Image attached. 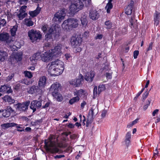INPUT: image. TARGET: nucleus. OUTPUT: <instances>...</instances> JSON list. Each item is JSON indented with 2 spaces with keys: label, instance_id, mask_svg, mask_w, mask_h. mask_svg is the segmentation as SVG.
<instances>
[{
  "label": "nucleus",
  "instance_id": "nucleus-1",
  "mask_svg": "<svg viewBox=\"0 0 160 160\" xmlns=\"http://www.w3.org/2000/svg\"><path fill=\"white\" fill-rule=\"evenodd\" d=\"M64 63L61 61L57 59L49 63L48 65V72L52 76H58L61 74L64 69Z\"/></svg>",
  "mask_w": 160,
  "mask_h": 160
},
{
  "label": "nucleus",
  "instance_id": "nucleus-2",
  "mask_svg": "<svg viewBox=\"0 0 160 160\" xmlns=\"http://www.w3.org/2000/svg\"><path fill=\"white\" fill-rule=\"evenodd\" d=\"M54 137L53 135L51 136L48 139L45 140L44 142L46 149L52 153H57L59 151L58 148L56 146V142L53 140Z\"/></svg>",
  "mask_w": 160,
  "mask_h": 160
},
{
  "label": "nucleus",
  "instance_id": "nucleus-3",
  "mask_svg": "<svg viewBox=\"0 0 160 160\" xmlns=\"http://www.w3.org/2000/svg\"><path fill=\"white\" fill-rule=\"evenodd\" d=\"M78 26L77 20L74 18H69L66 20L62 25L63 29L66 30H69L72 28H76Z\"/></svg>",
  "mask_w": 160,
  "mask_h": 160
},
{
  "label": "nucleus",
  "instance_id": "nucleus-4",
  "mask_svg": "<svg viewBox=\"0 0 160 160\" xmlns=\"http://www.w3.org/2000/svg\"><path fill=\"white\" fill-rule=\"evenodd\" d=\"M59 31H57L54 28H50L48 30V32L45 36L44 40L45 41H52V37L56 38L59 37Z\"/></svg>",
  "mask_w": 160,
  "mask_h": 160
},
{
  "label": "nucleus",
  "instance_id": "nucleus-5",
  "mask_svg": "<svg viewBox=\"0 0 160 160\" xmlns=\"http://www.w3.org/2000/svg\"><path fill=\"white\" fill-rule=\"evenodd\" d=\"M82 41V38L78 37H72L71 40L72 46L73 48H76V51L77 52H80L82 48L80 47Z\"/></svg>",
  "mask_w": 160,
  "mask_h": 160
},
{
  "label": "nucleus",
  "instance_id": "nucleus-6",
  "mask_svg": "<svg viewBox=\"0 0 160 160\" xmlns=\"http://www.w3.org/2000/svg\"><path fill=\"white\" fill-rule=\"evenodd\" d=\"M28 36L33 42H36L37 40L40 39L42 37V35L39 32L33 29L29 31Z\"/></svg>",
  "mask_w": 160,
  "mask_h": 160
},
{
  "label": "nucleus",
  "instance_id": "nucleus-7",
  "mask_svg": "<svg viewBox=\"0 0 160 160\" xmlns=\"http://www.w3.org/2000/svg\"><path fill=\"white\" fill-rule=\"evenodd\" d=\"M71 4L69 6V10L72 14H74L78 12L80 10L83 8L80 7V4L76 0H74L71 2Z\"/></svg>",
  "mask_w": 160,
  "mask_h": 160
},
{
  "label": "nucleus",
  "instance_id": "nucleus-8",
  "mask_svg": "<svg viewBox=\"0 0 160 160\" xmlns=\"http://www.w3.org/2000/svg\"><path fill=\"white\" fill-rule=\"evenodd\" d=\"M12 37L7 32L0 33V41L8 45L12 41Z\"/></svg>",
  "mask_w": 160,
  "mask_h": 160
},
{
  "label": "nucleus",
  "instance_id": "nucleus-9",
  "mask_svg": "<svg viewBox=\"0 0 160 160\" xmlns=\"http://www.w3.org/2000/svg\"><path fill=\"white\" fill-rule=\"evenodd\" d=\"M83 80V76L81 74H80L78 78L76 79H73L69 81V83L74 87H79L82 82Z\"/></svg>",
  "mask_w": 160,
  "mask_h": 160
},
{
  "label": "nucleus",
  "instance_id": "nucleus-10",
  "mask_svg": "<svg viewBox=\"0 0 160 160\" xmlns=\"http://www.w3.org/2000/svg\"><path fill=\"white\" fill-rule=\"evenodd\" d=\"M66 15L64 9L59 11L54 14L53 20L55 22L58 21L60 22L63 20Z\"/></svg>",
  "mask_w": 160,
  "mask_h": 160
},
{
  "label": "nucleus",
  "instance_id": "nucleus-11",
  "mask_svg": "<svg viewBox=\"0 0 160 160\" xmlns=\"http://www.w3.org/2000/svg\"><path fill=\"white\" fill-rule=\"evenodd\" d=\"M61 45H58L56 46L54 49L49 50L52 57H57L61 55L62 54L61 51Z\"/></svg>",
  "mask_w": 160,
  "mask_h": 160
},
{
  "label": "nucleus",
  "instance_id": "nucleus-12",
  "mask_svg": "<svg viewBox=\"0 0 160 160\" xmlns=\"http://www.w3.org/2000/svg\"><path fill=\"white\" fill-rule=\"evenodd\" d=\"M30 103L29 101H27L22 103H18L16 105L17 109L21 111H25L28 110Z\"/></svg>",
  "mask_w": 160,
  "mask_h": 160
},
{
  "label": "nucleus",
  "instance_id": "nucleus-13",
  "mask_svg": "<svg viewBox=\"0 0 160 160\" xmlns=\"http://www.w3.org/2000/svg\"><path fill=\"white\" fill-rule=\"evenodd\" d=\"M42 92L41 88L37 86L33 85L30 87L28 91V93L32 94H41Z\"/></svg>",
  "mask_w": 160,
  "mask_h": 160
},
{
  "label": "nucleus",
  "instance_id": "nucleus-14",
  "mask_svg": "<svg viewBox=\"0 0 160 160\" xmlns=\"http://www.w3.org/2000/svg\"><path fill=\"white\" fill-rule=\"evenodd\" d=\"M42 101L38 100H33L31 103L30 108L33 110V112L36 111L37 109L39 108L42 105Z\"/></svg>",
  "mask_w": 160,
  "mask_h": 160
},
{
  "label": "nucleus",
  "instance_id": "nucleus-15",
  "mask_svg": "<svg viewBox=\"0 0 160 160\" xmlns=\"http://www.w3.org/2000/svg\"><path fill=\"white\" fill-rule=\"evenodd\" d=\"M53 58L49 51L41 54V59L44 62H48Z\"/></svg>",
  "mask_w": 160,
  "mask_h": 160
},
{
  "label": "nucleus",
  "instance_id": "nucleus-16",
  "mask_svg": "<svg viewBox=\"0 0 160 160\" xmlns=\"http://www.w3.org/2000/svg\"><path fill=\"white\" fill-rule=\"evenodd\" d=\"M90 18L92 20H96L99 17V13L95 10H90L89 13Z\"/></svg>",
  "mask_w": 160,
  "mask_h": 160
},
{
  "label": "nucleus",
  "instance_id": "nucleus-17",
  "mask_svg": "<svg viewBox=\"0 0 160 160\" xmlns=\"http://www.w3.org/2000/svg\"><path fill=\"white\" fill-rule=\"evenodd\" d=\"M95 75V72L90 71L87 72L85 76V79L86 80L89 82H92Z\"/></svg>",
  "mask_w": 160,
  "mask_h": 160
},
{
  "label": "nucleus",
  "instance_id": "nucleus-18",
  "mask_svg": "<svg viewBox=\"0 0 160 160\" xmlns=\"http://www.w3.org/2000/svg\"><path fill=\"white\" fill-rule=\"evenodd\" d=\"M0 92L9 94L12 93V90L10 87L7 85H4L1 86L0 88Z\"/></svg>",
  "mask_w": 160,
  "mask_h": 160
},
{
  "label": "nucleus",
  "instance_id": "nucleus-19",
  "mask_svg": "<svg viewBox=\"0 0 160 160\" xmlns=\"http://www.w3.org/2000/svg\"><path fill=\"white\" fill-rule=\"evenodd\" d=\"M61 88V85L58 82H56L51 86L50 89L52 92H57Z\"/></svg>",
  "mask_w": 160,
  "mask_h": 160
},
{
  "label": "nucleus",
  "instance_id": "nucleus-20",
  "mask_svg": "<svg viewBox=\"0 0 160 160\" xmlns=\"http://www.w3.org/2000/svg\"><path fill=\"white\" fill-rule=\"evenodd\" d=\"M135 15L134 14L132 17H131L129 20V22L130 23V26L131 28H132L136 29L138 27V24L137 22V20L134 19Z\"/></svg>",
  "mask_w": 160,
  "mask_h": 160
},
{
  "label": "nucleus",
  "instance_id": "nucleus-21",
  "mask_svg": "<svg viewBox=\"0 0 160 160\" xmlns=\"http://www.w3.org/2000/svg\"><path fill=\"white\" fill-rule=\"evenodd\" d=\"M2 111L3 117L7 118L10 116L11 112L13 111V110L11 107L8 106L6 109L2 110Z\"/></svg>",
  "mask_w": 160,
  "mask_h": 160
},
{
  "label": "nucleus",
  "instance_id": "nucleus-22",
  "mask_svg": "<svg viewBox=\"0 0 160 160\" xmlns=\"http://www.w3.org/2000/svg\"><path fill=\"white\" fill-rule=\"evenodd\" d=\"M46 78L45 76H43L39 78L38 82V85L40 88H44L46 84Z\"/></svg>",
  "mask_w": 160,
  "mask_h": 160
},
{
  "label": "nucleus",
  "instance_id": "nucleus-23",
  "mask_svg": "<svg viewBox=\"0 0 160 160\" xmlns=\"http://www.w3.org/2000/svg\"><path fill=\"white\" fill-rule=\"evenodd\" d=\"M81 21L82 25L83 27H85L87 25L88 21L87 19V15L85 13L83 12L82 14Z\"/></svg>",
  "mask_w": 160,
  "mask_h": 160
},
{
  "label": "nucleus",
  "instance_id": "nucleus-24",
  "mask_svg": "<svg viewBox=\"0 0 160 160\" xmlns=\"http://www.w3.org/2000/svg\"><path fill=\"white\" fill-rule=\"evenodd\" d=\"M160 13L157 11H156L154 15V24L156 26H158L159 23Z\"/></svg>",
  "mask_w": 160,
  "mask_h": 160
},
{
  "label": "nucleus",
  "instance_id": "nucleus-25",
  "mask_svg": "<svg viewBox=\"0 0 160 160\" xmlns=\"http://www.w3.org/2000/svg\"><path fill=\"white\" fill-rule=\"evenodd\" d=\"M41 8L39 7H37L36 10L33 11H29L28 14L32 18L36 17L40 12Z\"/></svg>",
  "mask_w": 160,
  "mask_h": 160
},
{
  "label": "nucleus",
  "instance_id": "nucleus-26",
  "mask_svg": "<svg viewBox=\"0 0 160 160\" xmlns=\"http://www.w3.org/2000/svg\"><path fill=\"white\" fill-rule=\"evenodd\" d=\"M80 4V7L83 8L84 5L88 6L91 4V0H77Z\"/></svg>",
  "mask_w": 160,
  "mask_h": 160
},
{
  "label": "nucleus",
  "instance_id": "nucleus-27",
  "mask_svg": "<svg viewBox=\"0 0 160 160\" xmlns=\"http://www.w3.org/2000/svg\"><path fill=\"white\" fill-rule=\"evenodd\" d=\"M41 55L39 52H37L33 55L30 58V61H35V60H38L40 59H41Z\"/></svg>",
  "mask_w": 160,
  "mask_h": 160
},
{
  "label": "nucleus",
  "instance_id": "nucleus-28",
  "mask_svg": "<svg viewBox=\"0 0 160 160\" xmlns=\"http://www.w3.org/2000/svg\"><path fill=\"white\" fill-rule=\"evenodd\" d=\"M3 99L6 102H8L10 104L15 102V100L8 95H5L3 97Z\"/></svg>",
  "mask_w": 160,
  "mask_h": 160
},
{
  "label": "nucleus",
  "instance_id": "nucleus-29",
  "mask_svg": "<svg viewBox=\"0 0 160 160\" xmlns=\"http://www.w3.org/2000/svg\"><path fill=\"white\" fill-rule=\"evenodd\" d=\"M8 56L7 53L3 50L0 51V61H3Z\"/></svg>",
  "mask_w": 160,
  "mask_h": 160
},
{
  "label": "nucleus",
  "instance_id": "nucleus-30",
  "mask_svg": "<svg viewBox=\"0 0 160 160\" xmlns=\"http://www.w3.org/2000/svg\"><path fill=\"white\" fill-rule=\"evenodd\" d=\"M52 95L58 101H61L62 100L61 95L58 92H52Z\"/></svg>",
  "mask_w": 160,
  "mask_h": 160
},
{
  "label": "nucleus",
  "instance_id": "nucleus-31",
  "mask_svg": "<svg viewBox=\"0 0 160 160\" xmlns=\"http://www.w3.org/2000/svg\"><path fill=\"white\" fill-rule=\"evenodd\" d=\"M85 91L82 89H80L77 91L76 92H74V95L75 96L77 95V96L81 97L82 95L86 96V93H85Z\"/></svg>",
  "mask_w": 160,
  "mask_h": 160
},
{
  "label": "nucleus",
  "instance_id": "nucleus-32",
  "mask_svg": "<svg viewBox=\"0 0 160 160\" xmlns=\"http://www.w3.org/2000/svg\"><path fill=\"white\" fill-rule=\"evenodd\" d=\"M16 124L14 123H7L2 124L1 126L3 128L6 129L10 127L15 126Z\"/></svg>",
  "mask_w": 160,
  "mask_h": 160
},
{
  "label": "nucleus",
  "instance_id": "nucleus-33",
  "mask_svg": "<svg viewBox=\"0 0 160 160\" xmlns=\"http://www.w3.org/2000/svg\"><path fill=\"white\" fill-rule=\"evenodd\" d=\"M131 137V133L130 132H128L125 136L126 144L127 146H128L130 143Z\"/></svg>",
  "mask_w": 160,
  "mask_h": 160
},
{
  "label": "nucleus",
  "instance_id": "nucleus-34",
  "mask_svg": "<svg viewBox=\"0 0 160 160\" xmlns=\"http://www.w3.org/2000/svg\"><path fill=\"white\" fill-rule=\"evenodd\" d=\"M25 21L26 25L28 26H32L33 24V22L32 21V19L30 18L25 19Z\"/></svg>",
  "mask_w": 160,
  "mask_h": 160
},
{
  "label": "nucleus",
  "instance_id": "nucleus-35",
  "mask_svg": "<svg viewBox=\"0 0 160 160\" xmlns=\"http://www.w3.org/2000/svg\"><path fill=\"white\" fill-rule=\"evenodd\" d=\"M98 112V109L96 108H92L89 111V114H91L92 117L93 118L97 114Z\"/></svg>",
  "mask_w": 160,
  "mask_h": 160
},
{
  "label": "nucleus",
  "instance_id": "nucleus-36",
  "mask_svg": "<svg viewBox=\"0 0 160 160\" xmlns=\"http://www.w3.org/2000/svg\"><path fill=\"white\" fill-rule=\"evenodd\" d=\"M80 99L79 97L76 96L71 99L69 101V103L70 104H72L74 103L78 102Z\"/></svg>",
  "mask_w": 160,
  "mask_h": 160
},
{
  "label": "nucleus",
  "instance_id": "nucleus-37",
  "mask_svg": "<svg viewBox=\"0 0 160 160\" xmlns=\"http://www.w3.org/2000/svg\"><path fill=\"white\" fill-rule=\"evenodd\" d=\"M112 7L111 2H108L105 7V8L107 9V12L108 13L110 12V10L112 8Z\"/></svg>",
  "mask_w": 160,
  "mask_h": 160
},
{
  "label": "nucleus",
  "instance_id": "nucleus-38",
  "mask_svg": "<svg viewBox=\"0 0 160 160\" xmlns=\"http://www.w3.org/2000/svg\"><path fill=\"white\" fill-rule=\"evenodd\" d=\"M133 9L128 6L125 9V13L128 15H130L132 13H133L134 11H133Z\"/></svg>",
  "mask_w": 160,
  "mask_h": 160
},
{
  "label": "nucleus",
  "instance_id": "nucleus-39",
  "mask_svg": "<svg viewBox=\"0 0 160 160\" xmlns=\"http://www.w3.org/2000/svg\"><path fill=\"white\" fill-rule=\"evenodd\" d=\"M22 54L20 52L17 53L14 56L15 59L17 61H20L22 59Z\"/></svg>",
  "mask_w": 160,
  "mask_h": 160
},
{
  "label": "nucleus",
  "instance_id": "nucleus-40",
  "mask_svg": "<svg viewBox=\"0 0 160 160\" xmlns=\"http://www.w3.org/2000/svg\"><path fill=\"white\" fill-rule=\"evenodd\" d=\"M18 26L15 25L11 29V33L12 36H14L16 35V32L17 30Z\"/></svg>",
  "mask_w": 160,
  "mask_h": 160
},
{
  "label": "nucleus",
  "instance_id": "nucleus-41",
  "mask_svg": "<svg viewBox=\"0 0 160 160\" xmlns=\"http://www.w3.org/2000/svg\"><path fill=\"white\" fill-rule=\"evenodd\" d=\"M23 73L25 77H28L29 78H31L33 76L32 73L29 71H24Z\"/></svg>",
  "mask_w": 160,
  "mask_h": 160
},
{
  "label": "nucleus",
  "instance_id": "nucleus-42",
  "mask_svg": "<svg viewBox=\"0 0 160 160\" xmlns=\"http://www.w3.org/2000/svg\"><path fill=\"white\" fill-rule=\"evenodd\" d=\"M12 3L13 2L10 0H4L2 1H1L0 0V6L2 5L5 3L7 4V5L9 6L10 4H12Z\"/></svg>",
  "mask_w": 160,
  "mask_h": 160
},
{
  "label": "nucleus",
  "instance_id": "nucleus-43",
  "mask_svg": "<svg viewBox=\"0 0 160 160\" xmlns=\"http://www.w3.org/2000/svg\"><path fill=\"white\" fill-rule=\"evenodd\" d=\"M27 14L25 12H20V13L18 15V17L19 19L22 20L27 15Z\"/></svg>",
  "mask_w": 160,
  "mask_h": 160
},
{
  "label": "nucleus",
  "instance_id": "nucleus-44",
  "mask_svg": "<svg viewBox=\"0 0 160 160\" xmlns=\"http://www.w3.org/2000/svg\"><path fill=\"white\" fill-rule=\"evenodd\" d=\"M105 89V85L103 84H100L98 87V92L99 94L100 92L104 90Z\"/></svg>",
  "mask_w": 160,
  "mask_h": 160
},
{
  "label": "nucleus",
  "instance_id": "nucleus-45",
  "mask_svg": "<svg viewBox=\"0 0 160 160\" xmlns=\"http://www.w3.org/2000/svg\"><path fill=\"white\" fill-rule=\"evenodd\" d=\"M44 41V43L43 46L44 48L47 47H50L51 46V41Z\"/></svg>",
  "mask_w": 160,
  "mask_h": 160
},
{
  "label": "nucleus",
  "instance_id": "nucleus-46",
  "mask_svg": "<svg viewBox=\"0 0 160 160\" xmlns=\"http://www.w3.org/2000/svg\"><path fill=\"white\" fill-rule=\"evenodd\" d=\"M6 23V21L4 19L0 18V26L4 27Z\"/></svg>",
  "mask_w": 160,
  "mask_h": 160
},
{
  "label": "nucleus",
  "instance_id": "nucleus-47",
  "mask_svg": "<svg viewBox=\"0 0 160 160\" xmlns=\"http://www.w3.org/2000/svg\"><path fill=\"white\" fill-rule=\"evenodd\" d=\"M127 32V28L126 27H124L120 31V33L122 35H124Z\"/></svg>",
  "mask_w": 160,
  "mask_h": 160
},
{
  "label": "nucleus",
  "instance_id": "nucleus-48",
  "mask_svg": "<svg viewBox=\"0 0 160 160\" xmlns=\"http://www.w3.org/2000/svg\"><path fill=\"white\" fill-rule=\"evenodd\" d=\"M105 24L108 27H107L108 28H110L112 27V23L111 22L109 21H107L105 22Z\"/></svg>",
  "mask_w": 160,
  "mask_h": 160
},
{
  "label": "nucleus",
  "instance_id": "nucleus-49",
  "mask_svg": "<svg viewBox=\"0 0 160 160\" xmlns=\"http://www.w3.org/2000/svg\"><path fill=\"white\" fill-rule=\"evenodd\" d=\"M48 27V26L47 24L43 25L42 28V29L43 32H46Z\"/></svg>",
  "mask_w": 160,
  "mask_h": 160
},
{
  "label": "nucleus",
  "instance_id": "nucleus-50",
  "mask_svg": "<svg viewBox=\"0 0 160 160\" xmlns=\"http://www.w3.org/2000/svg\"><path fill=\"white\" fill-rule=\"evenodd\" d=\"M149 91H147L145 92L142 95L143 100H144L148 97V95Z\"/></svg>",
  "mask_w": 160,
  "mask_h": 160
},
{
  "label": "nucleus",
  "instance_id": "nucleus-51",
  "mask_svg": "<svg viewBox=\"0 0 160 160\" xmlns=\"http://www.w3.org/2000/svg\"><path fill=\"white\" fill-rule=\"evenodd\" d=\"M27 8V6L24 5L23 6L20 8L19 11L22 12H25V10Z\"/></svg>",
  "mask_w": 160,
  "mask_h": 160
},
{
  "label": "nucleus",
  "instance_id": "nucleus-52",
  "mask_svg": "<svg viewBox=\"0 0 160 160\" xmlns=\"http://www.w3.org/2000/svg\"><path fill=\"white\" fill-rule=\"evenodd\" d=\"M93 92L94 96H97L98 94V91H97V87L96 86H94Z\"/></svg>",
  "mask_w": 160,
  "mask_h": 160
},
{
  "label": "nucleus",
  "instance_id": "nucleus-53",
  "mask_svg": "<svg viewBox=\"0 0 160 160\" xmlns=\"http://www.w3.org/2000/svg\"><path fill=\"white\" fill-rule=\"evenodd\" d=\"M144 90V88H142L141 91L139 92L136 95V97L134 98V99H136L142 92Z\"/></svg>",
  "mask_w": 160,
  "mask_h": 160
},
{
  "label": "nucleus",
  "instance_id": "nucleus-54",
  "mask_svg": "<svg viewBox=\"0 0 160 160\" xmlns=\"http://www.w3.org/2000/svg\"><path fill=\"white\" fill-rule=\"evenodd\" d=\"M28 0H20L19 2L20 4H26Z\"/></svg>",
  "mask_w": 160,
  "mask_h": 160
},
{
  "label": "nucleus",
  "instance_id": "nucleus-55",
  "mask_svg": "<svg viewBox=\"0 0 160 160\" xmlns=\"http://www.w3.org/2000/svg\"><path fill=\"white\" fill-rule=\"evenodd\" d=\"M139 54V51L138 50H136L134 52L133 57L134 58H137Z\"/></svg>",
  "mask_w": 160,
  "mask_h": 160
},
{
  "label": "nucleus",
  "instance_id": "nucleus-56",
  "mask_svg": "<svg viewBox=\"0 0 160 160\" xmlns=\"http://www.w3.org/2000/svg\"><path fill=\"white\" fill-rule=\"evenodd\" d=\"M14 77V74H12L11 75H9L6 79V81L7 82L9 81Z\"/></svg>",
  "mask_w": 160,
  "mask_h": 160
},
{
  "label": "nucleus",
  "instance_id": "nucleus-57",
  "mask_svg": "<svg viewBox=\"0 0 160 160\" xmlns=\"http://www.w3.org/2000/svg\"><path fill=\"white\" fill-rule=\"evenodd\" d=\"M152 43L151 42L149 43V47L147 49V52L149 50H152Z\"/></svg>",
  "mask_w": 160,
  "mask_h": 160
},
{
  "label": "nucleus",
  "instance_id": "nucleus-58",
  "mask_svg": "<svg viewBox=\"0 0 160 160\" xmlns=\"http://www.w3.org/2000/svg\"><path fill=\"white\" fill-rule=\"evenodd\" d=\"M134 1L133 0H131L130 1L129 4L128 5V7L129 6V7H130V8H133V6H134Z\"/></svg>",
  "mask_w": 160,
  "mask_h": 160
},
{
  "label": "nucleus",
  "instance_id": "nucleus-59",
  "mask_svg": "<svg viewBox=\"0 0 160 160\" xmlns=\"http://www.w3.org/2000/svg\"><path fill=\"white\" fill-rule=\"evenodd\" d=\"M20 84L16 85L14 87V89L16 91H18L20 88Z\"/></svg>",
  "mask_w": 160,
  "mask_h": 160
},
{
  "label": "nucleus",
  "instance_id": "nucleus-60",
  "mask_svg": "<svg viewBox=\"0 0 160 160\" xmlns=\"http://www.w3.org/2000/svg\"><path fill=\"white\" fill-rule=\"evenodd\" d=\"M102 38V34H98L97 36L95 37V38L96 39H101Z\"/></svg>",
  "mask_w": 160,
  "mask_h": 160
},
{
  "label": "nucleus",
  "instance_id": "nucleus-61",
  "mask_svg": "<svg viewBox=\"0 0 160 160\" xmlns=\"http://www.w3.org/2000/svg\"><path fill=\"white\" fill-rule=\"evenodd\" d=\"M50 104V102H47L45 105L42 106V108H45L48 107Z\"/></svg>",
  "mask_w": 160,
  "mask_h": 160
},
{
  "label": "nucleus",
  "instance_id": "nucleus-62",
  "mask_svg": "<svg viewBox=\"0 0 160 160\" xmlns=\"http://www.w3.org/2000/svg\"><path fill=\"white\" fill-rule=\"evenodd\" d=\"M106 77L107 79H111L112 78V75L110 73H106Z\"/></svg>",
  "mask_w": 160,
  "mask_h": 160
},
{
  "label": "nucleus",
  "instance_id": "nucleus-63",
  "mask_svg": "<svg viewBox=\"0 0 160 160\" xmlns=\"http://www.w3.org/2000/svg\"><path fill=\"white\" fill-rule=\"evenodd\" d=\"M107 113V111L106 110H103L102 111L101 114V116L102 118H104L106 116V115Z\"/></svg>",
  "mask_w": 160,
  "mask_h": 160
},
{
  "label": "nucleus",
  "instance_id": "nucleus-64",
  "mask_svg": "<svg viewBox=\"0 0 160 160\" xmlns=\"http://www.w3.org/2000/svg\"><path fill=\"white\" fill-rule=\"evenodd\" d=\"M158 111L159 110L158 109L154 110L152 113V116H154L156 114H157L158 113Z\"/></svg>",
  "mask_w": 160,
  "mask_h": 160
}]
</instances>
